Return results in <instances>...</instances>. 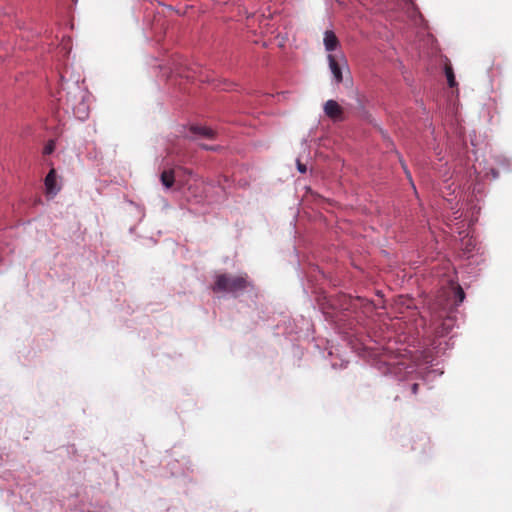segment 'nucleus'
<instances>
[{
    "label": "nucleus",
    "instance_id": "nucleus-9",
    "mask_svg": "<svg viewBox=\"0 0 512 512\" xmlns=\"http://www.w3.org/2000/svg\"><path fill=\"white\" fill-rule=\"evenodd\" d=\"M445 74L447 77V81L450 87H454L456 85L454 72L451 66L446 65L445 66Z\"/></svg>",
    "mask_w": 512,
    "mask_h": 512
},
{
    "label": "nucleus",
    "instance_id": "nucleus-1",
    "mask_svg": "<svg viewBox=\"0 0 512 512\" xmlns=\"http://www.w3.org/2000/svg\"><path fill=\"white\" fill-rule=\"evenodd\" d=\"M250 286L251 283L247 274L233 275L223 273L215 276L212 290L214 292H224L237 296L240 292L245 291Z\"/></svg>",
    "mask_w": 512,
    "mask_h": 512
},
{
    "label": "nucleus",
    "instance_id": "nucleus-2",
    "mask_svg": "<svg viewBox=\"0 0 512 512\" xmlns=\"http://www.w3.org/2000/svg\"><path fill=\"white\" fill-rule=\"evenodd\" d=\"M326 116L334 121L343 120V109L335 100H328L324 104Z\"/></svg>",
    "mask_w": 512,
    "mask_h": 512
},
{
    "label": "nucleus",
    "instance_id": "nucleus-3",
    "mask_svg": "<svg viewBox=\"0 0 512 512\" xmlns=\"http://www.w3.org/2000/svg\"><path fill=\"white\" fill-rule=\"evenodd\" d=\"M328 62L335 81L337 83H341L343 81L341 65L336 60V57L332 54L328 55Z\"/></svg>",
    "mask_w": 512,
    "mask_h": 512
},
{
    "label": "nucleus",
    "instance_id": "nucleus-11",
    "mask_svg": "<svg viewBox=\"0 0 512 512\" xmlns=\"http://www.w3.org/2000/svg\"><path fill=\"white\" fill-rule=\"evenodd\" d=\"M54 148H55V144H54V141H49L46 146L44 147V154H51L53 151H54Z\"/></svg>",
    "mask_w": 512,
    "mask_h": 512
},
{
    "label": "nucleus",
    "instance_id": "nucleus-6",
    "mask_svg": "<svg viewBox=\"0 0 512 512\" xmlns=\"http://www.w3.org/2000/svg\"><path fill=\"white\" fill-rule=\"evenodd\" d=\"M191 132L197 135H200L202 137L213 139L216 135V132L207 126H191L190 128Z\"/></svg>",
    "mask_w": 512,
    "mask_h": 512
},
{
    "label": "nucleus",
    "instance_id": "nucleus-13",
    "mask_svg": "<svg viewBox=\"0 0 512 512\" xmlns=\"http://www.w3.org/2000/svg\"><path fill=\"white\" fill-rule=\"evenodd\" d=\"M418 390H419V384L418 383H414L412 386H411V392L416 395L418 393Z\"/></svg>",
    "mask_w": 512,
    "mask_h": 512
},
{
    "label": "nucleus",
    "instance_id": "nucleus-4",
    "mask_svg": "<svg viewBox=\"0 0 512 512\" xmlns=\"http://www.w3.org/2000/svg\"><path fill=\"white\" fill-rule=\"evenodd\" d=\"M45 187L48 194H56L58 188L56 187V171L51 169L45 177Z\"/></svg>",
    "mask_w": 512,
    "mask_h": 512
},
{
    "label": "nucleus",
    "instance_id": "nucleus-5",
    "mask_svg": "<svg viewBox=\"0 0 512 512\" xmlns=\"http://www.w3.org/2000/svg\"><path fill=\"white\" fill-rule=\"evenodd\" d=\"M339 44L338 38L333 31H326L324 34V45L327 51H334Z\"/></svg>",
    "mask_w": 512,
    "mask_h": 512
},
{
    "label": "nucleus",
    "instance_id": "nucleus-10",
    "mask_svg": "<svg viewBox=\"0 0 512 512\" xmlns=\"http://www.w3.org/2000/svg\"><path fill=\"white\" fill-rule=\"evenodd\" d=\"M455 297H456V304L462 303L465 298V293L460 286H457L455 289Z\"/></svg>",
    "mask_w": 512,
    "mask_h": 512
},
{
    "label": "nucleus",
    "instance_id": "nucleus-14",
    "mask_svg": "<svg viewBox=\"0 0 512 512\" xmlns=\"http://www.w3.org/2000/svg\"><path fill=\"white\" fill-rule=\"evenodd\" d=\"M201 148H203L205 150H216L215 146H209V145H205V144H201Z\"/></svg>",
    "mask_w": 512,
    "mask_h": 512
},
{
    "label": "nucleus",
    "instance_id": "nucleus-7",
    "mask_svg": "<svg viewBox=\"0 0 512 512\" xmlns=\"http://www.w3.org/2000/svg\"><path fill=\"white\" fill-rule=\"evenodd\" d=\"M70 106L73 110L74 115L77 118L84 120L88 117V114H89L88 106L83 102V100L78 105L71 103Z\"/></svg>",
    "mask_w": 512,
    "mask_h": 512
},
{
    "label": "nucleus",
    "instance_id": "nucleus-8",
    "mask_svg": "<svg viewBox=\"0 0 512 512\" xmlns=\"http://www.w3.org/2000/svg\"><path fill=\"white\" fill-rule=\"evenodd\" d=\"M161 182L166 188H171L175 182V175L173 170H165L161 174Z\"/></svg>",
    "mask_w": 512,
    "mask_h": 512
},
{
    "label": "nucleus",
    "instance_id": "nucleus-12",
    "mask_svg": "<svg viewBox=\"0 0 512 512\" xmlns=\"http://www.w3.org/2000/svg\"><path fill=\"white\" fill-rule=\"evenodd\" d=\"M297 168L301 173H305L307 170L306 166L302 164L299 160L297 161Z\"/></svg>",
    "mask_w": 512,
    "mask_h": 512
}]
</instances>
